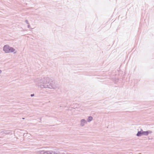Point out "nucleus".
Returning a JSON list of instances; mask_svg holds the SVG:
<instances>
[{"label":"nucleus","instance_id":"f8f14e48","mask_svg":"<svg viewBox=\"0 0 154 154\" xmlns=\"http://www.w3.org/2000/svg\"><path fill=\"white\" fill-rule=\"evenodd\" d=\"M2 71L1 70H0V74L2 73Z\"/></svg>","mask_w":154,"mask_h":154},{"label":"nucleus","instance_id":"f03ea898","mask_svg":"<svg viewBox=\"0 0 154 154\" xmlns=\"http://www.w3.org/2000/svg\"><path fill=\"white\" fill-rule=\"evenodd\" d=\"M3 50L5 53L14 52L15 51V49L8 45H5L4 46Z\"/></svg>","mask_w":154,"mask_h":154},{"label":"nucleus","instance_id":"1a4fd4ad","mask_svg":"<svg viewBox=\"0 0 154 154\" xmlns=\"http://www.w3.org/2000/svg\"><path fill=\"white\" fill-rule=\"evenodd\" d=\"M25 22L28 25L29 24V23L28 22V21L27 20H25Z\"/></svg>","mask_w":154,"mask_h":154},{"label":"nucleus","instance_id":"7ed1b4c3","mask_svg":"<svg viewBox=\"0 0 154 154\" xmlns=\"http://www.w3.org/2000/svg\"><path fill=\"white\" fill-rule=\"evenodd\" d=\"M41 152V153L42 154H64V153L61 152L60 151L58 150L56 152L51 150L49 151L42 150Z\"/></svg>","mask_w":154,"mask_h":154},{"label":"nucleus","instance_id":"4468645a","mask_svg":"<svg viewBox=\"0 0 154 154\" xmlns=\"http://www.w3.org/2000/svg\"><path fill=\"white\" fill-rule=\"evenodd\" d=\"M138 154H141V153H139Z\"/></svg>","mask_w":154,"mask_h":154},{"label":"nucleus","instance_id":"f257e3e1","mask_svg":"<svg viewBox=\"0 0 154 154\" xmlns=\"http://www.w3.org/2000/svg\"><path fill=\"white\" fill-rule=\"evenodd\" d=\"M35 82L41 88H48L50 89L58 88L54 82L48 77L42 78L37 79Z\"/></svg>","mask_w":154,"mask_h":154},{"label":"nucleus","instance_id":"9b49d317","mask_svg":"<svg viewBox=\"0 0 154 154\" xmlns=\"http://www.w3.org/2000/svg\"><path fill=\"white\" fill-rule=\"evenodd\" d=\"M30 26L29 24L28 25L27 27L28 28H30Z\"/></svg>","mask_w":154,"mask_h":154},{"label":"nucleus","instance_id":"20e7f679","mask_svg":"<svg viewBox=\"0 0 154 154\" xmlns=\"http://www.w3.org/2000/svg\"><path fill=\"white\" fill-rule=\"evenodd\" d=\"M152 131H143L142 133L143 135L147 136L149 134H151L152 133Z\"/></svg>","mask_w":154,"mask_h":154},{"label":"nucleus","instance_id":"39448f33","mask_svg":"<svg viewBox=\"0 0 154 154\" xmlns=\"http://www.w3.org/2000/svg\"><path fill=\"white\" fill-rule=\"evenodd\" d=\"M142 131L143 130L142 129H141L140 131H138L136 134L137 136V137H140L143 135Z\"/></svg>","mask_w":154,"mask_h":154},{"label":"nucleus","instance_id":"423d86ee","mask_svg":"<svg viewBox=\"0 0 154 154\" xmlns=\"http://www.w3.org/2000/svg\"><path fill=\"white\" fill-rule=\"evenodd\" d=\"M86 123V122L85 119H82L81 121L80 125L81 126H83L85 123Z\"/></svg>","mask_w":154,"mask_h":154},{"label":"nucleus","instance_id":"9d476101","mask_svg":"<svg viewBox=\"0 0 154 154\" xmlns=\"http://www.w3.org/2000/svg\"><path fill=\"white\" fill-rule=\"evenodd\" d=\"M30 96L31 97H32L34 96V94H31L30 95Z\"/></svg>","mask_w":154,"mask_h":154},{"label":"nucleus","instance_id":"0eeeda50","mask_svg":"<svg viewBox=\"0 0 154 154\" xmlns=\"http://www.w3.org/2000/svg\"><path fill=\"white\" fill-rule=\"evenodd\" d=\"M93 119V117L91 116H90L88 117V119H87V121L88 122H90Z\"/></svg>","mask_w":154,"mask_h":154},{"label":"nucleus","instance_id":"6e6552de","mask_svg":"<svg viewBox=\"0 0 154 154\" xmlns=\"http://www.w3.org/2000/svg\"><path fill=\"white\" fill-rule=\"evenodd\" d=\"M4 133L6 134H8L10 133V131H5L4 132Z\"/></svg>","mask_w":154,"mask_h":154},{"label":"nucleus","instance_id":"ddd939ff","mask_svg":"<svg viewBox=\"0 0 154 154\" xmlns=\"http://www.w3.org/2000/svg\"><path fill=\"white\" fill-rule=\"evenodd\" d=\"M22 119H24V118H22Z\"/></svg>","mask_w":154,"mask_h":154}]
</instances>
